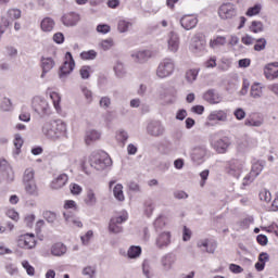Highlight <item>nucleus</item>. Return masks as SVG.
I'll return each instance as SVG.
<instances>
[{
    "mask_svg": "<svg viewBox=\"0 0 278 278\" xmlns=\"http://www.w3.org/2000/svg\"><path fill=\"white\" fill-rule=\"evenodd\" d=\"M41 131L49 140H60V138L66 137V124L60 119L46 122Z\"/></svg>",
    "mask_w": 278,
    "mask_h": 278,
    "instance_id": "f257e3e1",
    "label": "nucleus"
},
{
    "mask_svg": "<svg viewBox=\"0 0 278 278\" xmlns=\"http://www.w3.org/2000/svg\"><path fill=\"white\" fill-rule=\"evenodd\" d=\"M89 164L91 168L101 173L112 166V159L105 152H93L89 157Z\"/></svg>",
    "mask_w": 278,
    "mask_h": 278,
    "instance_id": "f03ea898",
    "label": "nucleus"
},
{
    "mask_svg": "<svg viewBox=\"0 0 278 278\" xmlns=\"http://www.w3.org/2000/svg\"><path fill=\"white\" fill-rule=\"evenodd\" d=\"M175 73V60L170 58L163 59L156 67V77L159 79H166Z\"/></svg>",
    "mask_w": 278,
    "mask_h": 278,
    "instance_id": "7ed1b4c3",
    "label": "nucleus"
},
{
    "mask_svg": "<svg viewBox=\"0 0 278 278\" xmlns=\"http://www.w3.org/2000/svg\"><path fill=\"white\" fill-rule=\"evenodd\" d=\"M31 108L41 118L51 114V106L49 105V102L40 96L33 98Z\"/></svg>",
    "mask_w": 278,
    "mask_h": 278,
    "instance_id": "20e7f679",
    "label": "nucleus"
},
{
    "mask_svg": "<svg viewBox=\"0 0 278 278\" xmlns=\"http://www.w3.org/2000/svg\"><path fill=\"white\" fill-rule=\"evenodd\" d=\"M244 168H247V162L242 159H232L228 162L226 170L228 175L231 177H236V179H240V175L244 173Z\"/></svg>",
    "mask_w": 278,
    "mask_h": 278,
    "instance_id": "39448f33",
    "label": "nucleus"
},
{
    "mask_svg": "<svg viewBox=\"0 0 278 278\" xmlns=\"http://www.w3.org/2000/svg\"><path fill=\"white\" fill-rule=\"evenodd\" d=\"M66 58L68 59L63 63L59 71V79H61V81H66L68 75H71L75 70V60H73V54L67 52Z\"/></svg>",
    "mask_w": 278,
    "mask_h": 278,
    "instance_id": "423d86ee",
    "label": "nucleus"
},
{
    "mask_svg": "<svg viewBox=\"0 0 278 278\" xmlns=\"http://www.w3.org/2000/svg\"><path fill=\"white\" fill-rule=\"evenodd\" d=\"M147 134L152 138H162L166 134V127L160 121H152L147 125Z\"/></svg>",
    "mask_w": 278,
    "mask_h": 278,
    "instance_id": "0eeeda50",
    "label": "nucleus"
},
{
    "mask_svg": "<svg viewBox=\"0 0 278 278\" xmlns=\"http://www.w3.org/2000/svg\"><path fill=\"white\" fill-rule=\"evenodd\" d=\"M237 14L236 5L233 3H224L219 7L218 16L223 21H230Z\"/></svg>",
    "mask_w": 278,
    "mask_h": 278,
    "instance_id": "6e6552de",
    "label": "nucleus"
},
{
    "mask_svg": "<svg viewBox=\"0 0 278 278\" xmlns=\"http://www.w3.org/2000/svg\"><path fill=\"white\" fill-rule=\"evenodd\" d=\"M130 58L135 64H144L153 58V52L151 50H135L130 53Z\"/></svg>",
    "mask_w": 278,
    "mask_h": 278,
    "instance_id": "1a4fd4ad",
    "label": "nucleus"
},
{
    "mask_svg": "<svg viewBox=\"0 0 278 278\" xmlns=\"http://www.w3.org/2000/svg\"><path fill=\"white\" fill-rule=\"evenodd\" d=\"M17 247L20 249H36V236L34 233H25L17 238Z\"/></svg>",
    "mask_w": 278,
    "mask_h": 278,
    "instance_id": "9d476101",
    "label": "nucleus"
},
{
    "mask_svg": "<svg viewBox=\"0 0 278 278\" xmlns=\"http://www.w3.org/2000/svg\"><path fill=\"white\" fill-rule=\"evenodd\" d=\"M207 157V148L205 146H197L191 151V160L195 164H203Z\"/></svg>",
    "mask_w": 278,
    "mask_h": 278,
    "instance_id": "9b49d317",
    "label": "nucleus"
},
{
    "mask_svg": "<svg viewBox=\"0 0 278 278\" xmlns=\"http://www.w3.org/2000/svg\"><path fill=\"white\" fill-rule=\"evenodd\" d=\"M173 233L170 231H162L155 238V247L157 249H168L170 247Z\"/></svg>",
    "mask_w": 278,
    "mask_h": 278,
    "instance_id": "f8f14e48",
    "label": "nucleus"
},
{
    "mask_svg": "<svg viewBox=\"0 0 278 278\" xmlns=\"http://www.w3.org/2000/svg\"><path fill=\"white\" fill-rule=\"evenodd\" d=\"M0 177L7 181H14V170L5 159H0Z\"/></svg>",
    "mask_w": 278,
    "mask_h": 278,
    "instance_id": "ddd939ff",
    "label": "nucleus"
},
{
    "mask_svg": "<svg viewBox=\"0 0 278 278\" xmlns=\"http://www.w3.org/2000/svg\"><path fill=\"white\" fill-rule=\"evenodd\" d=\"M180 25L182 29H185L186 31H190V29H194V27L199 25V17H197V15L194 14L184 15L180 18Z\"/></svg>",
    "mask_w": 278,
    "mask_h": 278,
    "instance_id": "4468645a",
    "label": "nucleus"
},
{
    "mask_svg": "<svg viewBox=\"0 0 278 278\" xmlns=\"http://www.w3.org/2000/svg\"><path fill=\"white\" fill-rule=\"evenodd\" d=\"M167 51H169V53H177V51H179V45H180V40H179V35L175 31H170L167 35Z\"/></svg>",
    "mask_w": 278,
    "mask_h": 278,
    "instance_id": "2eb2a0df",
    "label": "nucleus"
},
{
    "mask_svg": "<svg viewBox=\"0 0 278 278\" xmlns=\"http://www.w3.org/2000/svg\"><path fill=\"white\" fill-rule=\"evenodd\" d=\"M229 147H231V141L227 137L217 139L212 143L214 151L220 154L227 153V151H229Z\"/></svg>",
    "mask_w": 278,
    "mask_h": 278,
    "instance_id": "dca6fc26",
    "label": "nucleus"
},
{
    "mask_svg": "<svg viewBox=\"0 0 278 278\" xmlns=\"http://www.w3.org/2000/svg\"><path fill=\"white\" fill-rule=\"evenodd\" d=\"M61 21L65 27H75L79 21H81V15L79 13L70 12L61 17Z\"/></svg>",
    "mask_w": 278,
    "mask_h": 278,
    "instance_id": "f3484780",
    "label": "nucleus"
},
{
    "mask_svg": "<svg viewBox=\"0 0 278 278\" xmlns=\"http://www.w3.org/2000/svg\"><path fill=\"white\" fill-rule=\"evenodd\" d=\"M204 101L210 103L211 105H218L223 101V97L214 89H208L203 94Z\"/></svg>",
    "mask_w": 278,
    "mask_h": 278,
    "instance_id": "a211bd4d",
    "label": "nucleus"
},
{
    "mask_svg": "<svg viewBox=\"0 0 278 278\" xmlns=\"http://www.w3.org/2000/svg\"><path fill=\"white\" fill-rule=\"evenodd\" d=\"M264 75L266 79H269V81L278 79V62L268 63L265 65Z\"/></svg>",
    "mask_w": 278,
    "mask_h": 278,
    "instance_id": "6ab92c4d",
    "label": "nucleus"
},
{
    "mask_svg": "<svg viewBox=\"0 0 278 278\" xmlns=\"http://www.w3.org/2000/svg\"><path fill=\"white\" fill-rule=\"evenodd\" d=\"M207 121L210 122L218 121L219 123H227L229 121V115L227 114L226 110H216V111H212L208 114Z\"/></svg>",
    "mask_w": 278,
    "mask_h": 278,
    "instance_id": "aec40b11",
    "label": "nucleus"
},
{
    "mask_svg": "<svg viewBox=\"0 0 278 278\" xmlns=\"http://www.w3.org/2000/svg\"><path fill=\"white\" fill-rule=\"evenodd\" d=\"M53 66H55V61H53L51 56H42L41 58L42 73L40 75V78L45 79V77H47V73H51Z\"/></svg>",
    "mask_w": 278,
    "mask_h": 278,
    "instance_id": "412c9836",
    "label": "nucleus"
},
{
    "mask_svg": "<svg viewBox=\"0 0 278 278\" xmlns=\"http://www.w3.org/2000/svg\"><path fill=\"white\" fill-rule=\"evenodd\" d=\"M66 184H68V175L61 174L51 181L50 188L52 190H61V188H64Z\"/></svg>",
    "mask_w": 278,
    "mask_h": 278,
    "instance_id": "4be33fe9",
    "label": "nucleus"
},
{
    "mask_svg": "<svg viewBox=\"0 0 278 278\" xmlns=\"http://www.w3.org/2000/svg\"><path fill=\"white\" fill-rule=\"evenodd\" d=\"M98 140H101V131L96 129H89L85 134V143L87 147H90V144H94Z\"/></svg>",
    "mask_w": 278,
    "mask_h": 278,
    "instance_id": "5701e85b",
    "label": "nucleus"
},
{
    "mask_svg": "<svg viewBox=\"0 0 278 278\" xmlns=\"http://www.w3.org/2000/svg\"><path fill=\"white\" fill-rule=\"evenodd\" d=\"M66 251H68V248H66L62 242H56L50 248L51 255L54 257H62L63 255H66Z\"/></svg>",
    "mask_w": 278,
    "mask_h": 278,
    "instance_id": "b1692460",
    "label": "nucleus"
},
{
    "mask_svg": "<svg viewBox=\"0 0 278 278\" xmlns=\"http://www.w3.org/2000/svg\"><path fill=\"white\" fill-rule=\"evenodd\" d=\"M21 18V10L18 9H10L7 12V17H2V23L1 25L5 24V21L10 23V26L12 25V23H14V21Z\"/></svg>",
    "mask_w": 278,
    "mask_h": 278,
    "instance_id": "393cba45",
    "label": "nucleus"
},
{
    "mask_svg": "<svg viewBox=\"0 0 278 278\" xmlns=\"http://www.w3.org/2000/svg\"><path fill=\"white\" fill-rule=\"evenodd\" d=\"M155 212V202L153 200H146L142 204V214L147 218H151Z\"/></svg>",
    "mask_w": 278,
    "mask_h": 278,
    "instance_id": "a878e982",
    "label": "nucleus"
},
{
    "mask_svg": "<svg viewBox=\"0 0 278 278\" xmlns=\"http://www.w3.org/2000/svg\"><path fill=\"white\" fill-rule=\"evenodd\" d=\"M41 30H43L46 34H49V31H53L55 27V20L53 17H43L40 22Z\"/></svg>",
    "mask_w": 278,
    "mask_h": 278,
    "instance_id": "bb28decb",
    "label": "nucleus"
},
{
    "mask_svg": "<svg viewBox=\"0 0 278 278\" xmlns=\"http://www.w3.org/2000/svg\"><path fill=\"white\" fill-rule=\"evenodd\" d=\"M177 262V256L173 253H168L164 255L161 260L162 266L166 269L169 270V268H173V264Z\"/></svg>",
    "mask_w": 278,
    "mask_h": 278,
    "instance_id": "cd10ccee",
    "label": "nucleus"
},
{
    "mask_svg": "<svg viewBox=\"0 0 278 278\" xmlns=\"http://www.w3.org/2000/svg\"><path fill=\"white\" fill-rule=\"evenodd\" d=\"M84 203L87 204L88 207H94V205H97V193H94V190H87L84 198Z\"/></svg>",
    "mask_w": 278,
    "mask_h": 278,
    "instance_id": "c85d7f7f",
    "label": "nucleus"
},
{
    "mask_svg": "<svg viewBox=\"0 0 278 278\" xmlns=\"http://www.w3.org/2000/svg\"><path fill=\"white\" fill-rule=\"evenodd\" d=\"M113 71L115 76L118 77V79H123V77L127 75V68H125V63L121 61L115 62Z\"/></svg>",
    "mask_w": 278,
    "mask_h": 278,
    "instance_id": "c756f323",
    "label": "nucleus"
},
{
    "mask_svg": "<svg viewBox=\"0 0 278 278\" xmlns=\"http://www.w3.org/2000/svg\"><path fill=\"white\" fill-rule=\"evenodd\" d=\"M244 125L245 127H262V125H264V117H260V116L248 117L244 121Z\"/></svg>",
    "mask_w": 278,
    "mask_h": 278,
    "instance_id": "7c9ffc66",
    "label": "nucleus"
},
{
    "mask_svg": "<svg viewBox=\"0 0 278 278\" xmlns=\"http://www.w3.org/2000/svg\"><path fill=\"white\" fill-rule=\"evenodd\" d=\"M24 190L28 197H38L39 191H38V185L35 182H25L24 184Z\"/></svg>",
    "mask_w": 278,
    "mask_h": 278,
    "instance_id": "2f4dec72",
    "label": "nucleus"
},
{
    "mask_svg": "<svg viewBox=\"0 0 278 278\" xmlns=\"http://www.w3.org/2000/svg\"><path fill=\"white\" fill-rule=\"evenodd\" d=\"M127 218H129L127 211H121L111 218V222L121 226L123 223H127Z\"/></svg>",
    "mask_w": 278,
    "mask_h": 278,
    "instance_id": "473e14b6",
    "label": "nucleus"
},
{
    "mask_svg": "<svg viewBox=\"0 0 278 278\" xmlns=\"http://www.w3.org/2000/svg\"><path fill=\"white\" fill-rule=\"evenodd\" d=\"M142 255V248L140 245H131L127 251L128 260H138Z\"/></svg>",
    "mask_w": 278,
    "mask_h": 278,
    "instance_id": "72a5a7b5",
    "label": "nucleus"
},
{
    "mask_svg": "<svg viewBox=\"0 0 278 278\" xmlns=\"http://www.w3.org/2000/svg\"><path fill=\"white\" fill-rule=\"evenodd\" d=\"M200 68L188 70L185 74L187 84H194V80L199 77Z\"/></svg>",
    "mask_w": 278,
    "mask_h": 278,
    "instance_id": "f704fd0d",
    "label": "nucleus"
},
{
    "mask_svg": "<svg viewBox=\"0 0 278 278\" xmlns=\"http://www.w3.org/2000/svg\"><path fill=\"white\" fill-rule=\"evenodd\" d=\"M227 45V37L225 36H216L214 39H211L210 47L212 49H216L218 47H225Z\"/></svg>",
    "mask_w": 278,
    "mask_h": 278,
    "instance_id": "c9c22d12",
    "label": "nucleus"
},
{
    "mask_svg": "<svg viewBox=\"0 0 278 278\" xmlns=\"http://www.w3.org/2000/svg\"><path fill=\"white\" fill-rule=\"evenodd\" d=\"M250 94L253 99H262V94H264L262 85L260 83L253 84Z\"/></svg>",
    "mask_w": 278,
    "mask_h": 278,
    "instance_id": "e433bc0d",
    "label": "nucleus"
},
{
    "mask_svg": "<svg viewBox=\"0 0 278 278\" xmlns=\"http://www.w3.org/2000/svg\"><path fill=\"white\" fill-rule=\"evenodd\" d=\"M113 197L116 199V201H119L123 203L125 201V193L123 191V185L117 184L113 187Z\"/></svg>",
    "mask_w": 278,
    "mask_h": 278,
    "instance_id": "4c0bfd02",
    "label": "nucleus"
},
{
    "mask_svg": "<svg viewBox=\"0 0 278 278\" xmlns=\"http://www.w3.org/2000/svg\"><path fill=\"white\" fill-rule=\"evenodd\" d=\"M203 49H205L203 41L199 38H194L190 45V50L192 53H200V51H203Z\"/></svg>",
    "mask_w": 278,
    "mask_h": 278,
    "instance_id": "58836bf2",
    "label": "nucleus"
},
{
    "mask_svg": "<svg viewBox=\"0 0 278 278\" xmlns=\"http://www.w3.org/2000/svg\"><path fill=\"white\" fill-rule=\"evenodd\" d=\"M35 175H36V172L34 170V168L31 167L26 168L23 175V184L35 182L34 180Z\"/></svg>",
    "mask_w": 278,
    "mask_h": 278,
    "instance_id": "ea45409f",
    "label": "nucleus"
},
{
    "mask_svg": "<svg viewBox=\"0 0 278 278\" xmlns=\"http://www.w3.org/2000/svg\"><path fill=\"white\" fill-rule=\"evenodd\" d=\"M65 223H67V225H70V227H84V224H81V222L71 215H67L66 213L63 214Z\"/></svg>",
    "mask_w": 278,
    "mask_h": 278,
    "instance_id": "a19ab883",
    "label": "nucleus"
},
{
    "mask_svg": "<svg viewBox=\"0 0 278 278\" xmlns=\"http://www.w3.org/2000/svg\"><path fill=\"white\" fill-rule=\"evenodd\" d=\"M250 31L252 34H262L264 31V24L260 21H253L250 25Z\"/></svg>",
    "mask_w": 278,
    "mask_h": 278,
    "instance_id": "79ce46f5",
    "label": "nucleus"
},
{
    "mask_svg": "<svg viewBox=\"0 0 278 278\" xmlns=\"http://www.w3.org/2000/svg\"><path fill=\"white\" fill-rule=\"evenodd\" d=\"M255 45H254V51H264L266 49V46L268 45V41L266 40V38H258L254 40Z\"/></svg>",
    "mask_w": 278,
    "mask_h": 278,
    "instance_id": "37998d69",
    "label": "nucleus"
},
{
    "mask_svg": "<svg viewBox=\"0 0 278 278\" xmlns=\"http://www.w3.org/2000/svg\"><path fill=\"white\" fill-rule=\"evenodd\" d=\"M14 147L15 151L13 152V155L16 157L17 155H21V148L23 147V137H21V135H15Z\"/></svg>",
    "mask_w": 278,
    "mask_h": 278,
    "instance_id": "c03bdc74",
    "label": "nucleus"
},
{
    "mask_svg": "<svg viewBox=\"0 0 278 278\" xmlns=\"http://www.w3.org/2000/svg\"><path fill=\"white\" fill-rule=\"evenodd\" d=\"M198 247L199 249H204L206 253H214V251L216 250V248L210 247V242L207 241V239H202L198 241Z\"/></svg>",
    "mask_w": 278,
    "mask_h": 278,
    "instance_id": "a18cd8bd",
    "label": "nucleus"
},
{
    "mask_svg": "<svg viewBox=\"0 0 278 278\" xmlns=\"http://www.w3.org/2000/svg\"><path fill=\"white\" fill-rule=\"evenodd\" d=\"M130 27H131V22H127L125 20H121L117 24V29L119 34H126V31H129Z\"/></svg>",
    "mask_w": 278,
    "mask_h": 278,
    "instance_id": "49530a36",
    "label": "nucleus"
},
{
    "mask_svg": "<svg viewBox=\"0 0 278 278\" xmlns=\"http://www.w3.org/2000/svg\"><path fill=\"white\" fill-rule=\"evenodd\" d=\"M166 227V217L164 216H159L155 220H154V229L155 231H162V229Z\"/></svg>",
    "mask_w": 278,
    "mask_h": 278,
    "instance_id": "de8ad7c7",
    "label": "nucleus"
},
{
    "mask_svg": "<svg viewBox=\"0 0 278 278\" xmlns=\"http://www.w3.org/2000/svg\"><path fill=\"white\" fill-rule=\"evenodd\" d=\"M253 140L251 138H243L239 143H238V149L239 151H245V149H251Z\"/></svg>",
    "mask_w": 278,
    "mask_h": 278,
    "instance_id": "09e8293b",
    "label": "nucleus"
},
{
    "mask_svg": "<svg viewBox=\"0 0 278 278\" xmlns=\"http://www.w3.org/2000/svg\"><path fill=\"white\" fill-rule=\"evenodd\" d=\"M142 273L147 278H153V270L151 269V264L149 261H143L142 263Z\"/></svg>",
    "mask_w": 278,
    "mask_h": 278,
    "instance_id": "8fccbe9b",
    "label": "nucleus"
},
{
    "mask_svg": "<svg viewBox=\"0 0 278 278\" xmlns=\"http://www.w3.org/2000/svg\"><path fill=\"white\" fill-rule=\"evenodd\" d=\"M109 231L111 233H123V226L119 224H116V222H111L109 223Z\"/></svg>",
    "mask_w": 278,
    "mask_h": 278,
    "instance_id": "3c124183",
    "label": "nucleus"
},
{
    "mask_svg": "<svg viewBox=\"0 0 278 278\" xmlns=\"http://www.w3.org/2000/svg\"><path fill=\"white\" fill-rule=\"evenodd\" d=\"M81 93L85 97L86 103L90 104L93 101L92 91L88 87H80Z\"/></svg>",
    "mask_w": 278,
    "mask_h": 278,
    "instance_id": "603ef678",
    "label": "nucleus"
},
{
    "mask_svg": "<svg viewBox=\"0 0 278 278\" xmlns=\"http://www.w3.org/2000/svg\"><path fill=\"white\" fill-rule=\"evenodd\" d=\"M262 170H264V164L261 162H256L252 165L251 174H253L256 177H260Z\"/></svg>",
    "mask_w": 278,
    "mask_h": 278,
    "instance_id": "864d4df0",
    "label": "nucleus"
},
{
    "mask_svg": "<svg viewBox=\"0 0 278 278\" xmlns=\"http://www.w3.org/2000/svg\"><path fill=\"white\" fill-rule=\"evenodd\" d=\"M0 109L2 112H12V100L4 98L0 103Z\"/></svg>",
    "mask_w": 278,
    "mask_h": 278,
    "instance_id": "5fc2aeb1",
    "label": "nucleus"
},
{
    "mask_svg": "<svg viewBox=\"0 0 278 278\" xmlns=\"http://www.w3.org/2000/svg\"><path fill=\"white\" fill-rule=\"evenodd\" d=\"M97 51L88 50L80 53L81 60H97Z\"/></svg>",
    "mask_w": 278,
    "mask_h": 278,
    "instance_id": "6e6d98bb",
    "label": "nucleus"
},
{
    "mask_svg": "<svg viewBox=\"0 0 278 278\" xmlns=\"http://www.w3.org/2000/svg\"><path fill=\"white\" fill-rule=\"evenodd\" d=\"M262 12V4H255L254 7H251L247 11V16H257Z\"/></svg>",
    "mask_w": 278,
    "mask_h": 278,
    "instance_id": "4d7b16f0",
    "label": "nucleus"
},
{
    "mask_svg": "<svg viewBox=\"0 0 278 278\" xmlns=\"http://www.w3.org/2000/svg\"><path fill=\"white\" fill-rule=\"evenodd\" d=\"M50 99L52 100L55 110H60V102L62 101L60 93L55 91L50 92Z\"/></svg>",
    "mask_w": 278,
    "mask_h": 278,
    "instance_id": "13d9d810",
    "label": "nucleus"
},
{
    "mask_svg": "<svg viewBox=\"0 0 278 278\" xmlns=\"http://www.w3.org/2000/svg\"><path fill=\"white\" fill-rule=\"evenodd\" d=\"M100 47L101 49H103V51H110V49H112V47H114V39L109 38V39H104L100 42Z\"/></svg>",
    "mask_w": 278,
    "mask_h": 278,
    "instance_id": "bf43d9fd",
    "label": "nucleus"
},
{
    "mask_svg": "<svg viewBox=\"0 0 278 278\" xmlns=\"http://www.w3.org/2000/svg\"><path fill=\"white\" fill-rule=\"evenodd\" d=\"M258 197L262 201H265V203H270V201L273 200V195L270 194V191L266 189L262 190Z\"/></svg>",
    "mask_w": 278,
    "mask_h": 278,
    "instance_id": "052dcab7",
    "label": "nucleus"
},
{
    "mask_svg": "<svg viewBox=\"0 0 278 278\" xmlns=\"http://www.w3.org/2000/svg\"><path fill=\"white\" fill-rule=\"evenodd\" d=\"M22 266L24 269H26L27 275H29L30 277H34V275H36V269L29 264L28 261H23Z\"/></svg>",
    "mask_w": 278,
    "mask_h": 278,
    "instance_id": "680f3d73",
    "label": "nucleus"
},
{
    "mask_svg": "<svg viewBox=\"0 0 278 278\" xmlns=\"http://www.w3.org/2000/svg\"><path fill=\"white\" fill-rule=\"evenodd\" d=\"M97 273V267L96 266H87L83 269V275L86 277L92 278L94 277Z\"/></svg>",
    "mask_w": 278,
    "mask_h": 278,
    "instance_id": "e2e57ef3",
    "label": "nucleus"
},
{
    "mask_svg": "<svg viewBox=\"0 0 278 278\" xmlns=\"http://www.w3.org/2000/svg\"><path fill=\"white\" fill-rule=\"evenodd\" d=\"M256 178L257 177L250 172L248 175L244 176L242 186H251V184H253V181H255Z\"/></svg>",
    "mask_w": 278,
    "mask_h": 278,
    "instance_id": "0e129e2a",
    "label": "nucleus"
},
{
    "mask_svg": "<svg viewBox=\"0 0 278 278\" xmlns=\"http://www.w3.org/2000/svg\"><path fill=\"white\" fill-rule=\"evenodd\" d=\"M43 218L47 220V223H55L56 215L51 211H46L43 212Z\"/></svg>",
    "mask_w": 278,
    "mask_h": 278,
    "instance_id": "69168bd1",
    "label": "nucleus"
},
{
    "mask_svg": "<svg viewBox=\"0 0 278 278\" xmlns=\"http://www.w3.org/2000/svg\"><path fill=\"white\" fill-rule=\"evenodd\" d=\"M81 79L90 78V66H83L79 71Z\"/></svg>",
    "mask_w": 278,
    "mask_h": 278,
    "instance_id": "338daca9",
    "label": "nucleus"
},
{
    "mask_svg": "<svg viewBox=\"0 0 278 278\" xmlns=\"http://www.w3.org/2000/svg\"><path fill=\"white\" fill-rule=\"evenodd\" d=\"M70 190L73 194L79 195V193L83 192L84 189L78 184H71Z\"/></svg>",
    "mask_w": 278,
    "mask_h": 278,
    "instance_id": "774afa93",
    "label": "nucleus"
}]
</instances>
